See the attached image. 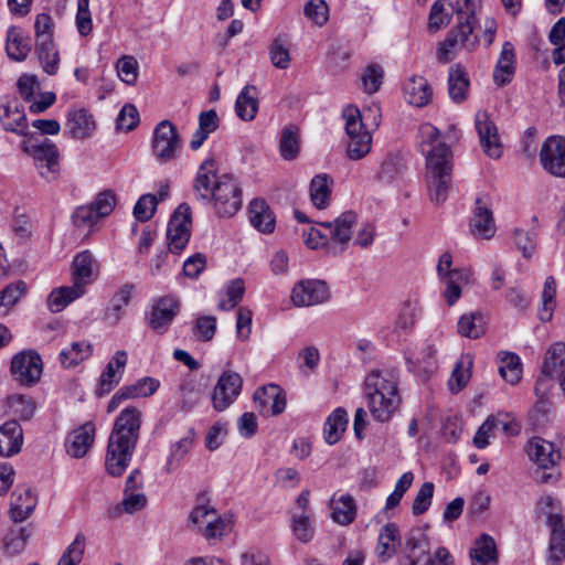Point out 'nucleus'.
<instances>
[{
    "instance_id": "9d476101",
    "label": "nucleus",
    "mask_w": 565,
    "mask_h": 565,
    "mask_svg": "<svg viewBox=\"0 0 565 565\" xmlns=\"http://www.w3.org/2000/svg\"><path fill=\"white\" fill-rule=\"evenodd\" d=\"M10 371L20 384L32 386L41 379L43 362L38 352L24 350L12 358Z\"/></svg>"
},
{
    "instance_id": "0e129e2a",
    "label": "nucleus",
    "mask_w": 565,
    "mask_h": 565,
    "mask_svg": "<svg viewBox=\"0 0 565 565\" xmlns=\"http://www.w3.org/2000/svg\"><path fill=\"white\" fill-rule=\"evenodd\" d=\"M434 495V483L431 482H424L418 492L416 493V497L413 501L412 505V512L414 515H420L425 513L430 504L431 499Z\"/></svg>"
},
{
    "instance_id": "f257e3e1",
    "label": "nucleus",
    "mask_w": 565,
    "mask_h": 565,
    "mask_svg": "<svg viewBox=\"0 0 565 565\" xmlns=\"http://www.w3.org/2000/svg\"><path fill=\"white\" fill-rule=\"evenodd\" d=\"M481 7V0H457L455 7L446 0H437L429 13V29L439 30L450 21L451 12H456L458 24L439 43L437 58L441 63L450 62L457 50L473 51L478 38L473 34L476 14Z\"/></svg>"
},
{
    "instance_id": "09e8293b",
    "label": "nucleus",
    "mask_w": 565,
    "mask_h": 565,
    "mask_svg": "<svg viewBox=\"0 0 565 565\" xmlns=\"http://www.w3.org/2000/svg\"><path fill=\"white\" fill-rule=\"evenodd\" d=\"M473 561L487 565L497 559V547L493 537L482 534L475 543V547L470 552Z\"/></svg>"
},
{
    "instance_id": "39448f33",
    "label": "nucleus",
    "mask_w": 565,
    "mask_h": 565,
    "mask_svg": "<svg viewBox=\"0 0 565 565\" xmlns=\"http://www.w3.org/2000/svg\"><path fill=\"white\" fill-rule=\"evenodd\" d=\"M364 396L374 420L388 422L401 404L398 375L393 370H374L364 381Z\"/></svg>"
},
{
    "instance_id": "393cba45",
    "label": "nucleus",
    "mask_w": 565,
    "mask_h": 565,
    "mask_svg": "<svg viewBox=\"0 0 565 565\" xmlns=\"http://www.w3.org/2000/svg\"><path fill=\"white\" fill-rule=\"evenodd\" d=\"M94 440L95 425L93 422H86L68 435L66 451L73 458H82L89 451Z\"/></svg>"
},
{
    "instance_id": "3c124183",
    "label": "nucleus",
    "mask_w": 565,
    "mask_h": 565,
    "mask_svg": "<svg viewBox=\"0 0 565 565\" xmlns=\"http://www.w3.org/2000/svg\"><path fill=\"white\" fill-rule=\"evenodd\" d=\"M233 516L230 514H223L220 515L218 513L214 518L213 521H211V524H209L205 530L203 531L202 535L209 541V542H216L221 541L225 535H227L233 530Z\"/></svg>"
},
{
    "instance_id": "1a4fd4ad",
    "label": "nucleus",
    "mask_w": 565,
    "mask_h": 565,
    "mask_svg": "<svg viewBox=\"0 0 565 565\" xmlns=\"http://www.w3.org/2000/svg\"><path fill=\"white\" fill-rule=\"evenodd\" d=\"M116 205L115 194L110 191L99 193L94 202L78 206L73 214V223L78 227H92L108 216Z\"/></svg>"
},
{
    "instance_id": "423d86ee",
    "label": "nucleus",
    "mask_w": 565,
    "mask_h": 565,
    "mask_svg": "<svg viewBox=\"0 0 565 565\" xmlns=\"http://www.w3.org/2000/svg\"><path fill=\"white\" fill-rule=\"evenodd\" d=\"M345 130L349 137L348 157L351 160L364 158L372 147V136L364 129L361 111L355 106H348L343 110Z\"/></svg>"
},
{
    "instance_id": "ddd939ff",
    "label": "nucleus",
    "mask_w": 565,
    "mask_h": 565,
    "mask_svg": "<svg viewBox=\"0 0 565 565\" xmlns=\"http://www.w3.org/2000/svg\"><path fill=\"white\" fill-rule=\"evenodd\" d=\"M243 380L236 372L225 371L218 377L212 393V405L215 411H225L241 393Z\"/></svg>"
},
{
    "instance_id": "c9c22d12",
    "label": "nucleus",
    "mask_w": 565,
    "mask_h": 565,
    "mask_svg": "<svg viewBox=\"0 0 565 565\" xmlns=\"http://www.w3.org/2000/svg\"><path fill=\"white\" fill-rule=\"evenodd\" d=\"M35 505L36 498L30 488L18 489L12 494L11 518L15 522H22L32 513Z\"/></svg>"
},
{
    "instance_id": "5fc2aeb1",
    "label": "nucleus",
    "mask_w": 565,
    "mask_h": 565,
    "mask_svg": "<svg viewBox=\"0 0 565 565\" xmlns=\"http://www.w3.org/2000/svg\"><path fill=\"white\" fill-rule=\"evenodd\" d=\"M39 60L43 70L49 75H55L58 70L60 56L53 42H40L36 44Z\"/></svg>"
},
{
    "instance_id": "5701e85b",
    "label": "nucleus",
    "mask_w": 565,
    "mask_h": 565,
    "mask_svg": "<svg viewBox=\"0 0 565 565\" xmlns=\"http://www.w3.org/2000/svg\"><path fill=\"white\" fill-rule=\"evenodd\" d=\"M127 362L128 355L126 351L119 350L114 354L99 377L97 395L103 396L109 393L119 383Z\"/></svg>"
},
{
    "instance_id": "680f3d73",
    "label": "nucleus",
    "mask_w": 565,
    "mask_h": 565,
    "mask_svg": "<svg viewBox=\"0 0 565 565\" xmlns=\"http://www.w3.org/2000/svg\"><path fill=\"white\" fill-rule=\"evenodd\" d=\"M499 430V422H497V417L490 416L488 417L483 424L478 428L475 437H473V445L479 448L483 449L486 448L489 443L490 438L495 436V431Z\"/></svg>"
},
{
    "instance_id": "bb28decb",
    "label": "nucleus",
    "mask_w": 565,
    "mask_h": 565,
    "mask_svg": "<svg viewBox=\"0 0 565 565\" xmlns=\"http://www.w3.org/2000/svg\"><path fill=\"white\" fill-rule=\"evenodd\" d=\"M99 265L89 250H84L74 257L72 264L73 282L81 284L83 290L98 275Z\"/></svg>"
},
{
    "instance_id": "b1692460",
    "label": "nucleus",
    "mask_w": 565,
    "mask_h": 565,
    "mask_svg": "<svg viewBox=\"0 0 565 565\" xmlns=\"http://www.w3.org/2000/svg\"><path fill=\"white\" fill-rule=\"evenodd\" d=\"M65 129L73 139L83 140L93 135L96 129V122L87 109H71L67 114Z\"/></svg>"
},
{
    "instance_id": "49530a36",
    "label": "nucleus",
    "mask_w": 565,
    "mask_h": 565,
    "mask_svg": "<svg viewBox=\"0 0 565 565\" xmlns=\"http://www.w3.org/2000/svg\"><path fill=\"white\" fill-rule=\"evenodd\" d=\"M93 353L92 344L87 341H78L71 344L60 353V361L65 367H73Z\"/></svg>"
},
{
    "instance_id": "a18cd8bd",
    "label": "nucleus",
    "mask_w": 565,
    "mask_h": 565,
    "mask_svg": "<svg viewBox=\"0 0 565 565\" xmlns=\"http://www.w3.org/2000/svg\"><path fill=\"white\" fill-rule=\"evenodd\" d=\"M473 361L470 355L461 356L456 363L455 369L448 381L449 390L452 393H458L465 388L471 377Z\"/></svg>"
},
{
    "instance_id": "412c9836",
    "label": "nucleus",
    "mask_w": 565,
    "mask_h": 565,
    "mask_svg": "<svg viewBox=\"0 0 565 565\" xmlns=\"http://www.w3.org/2000/svg\"><path fill=\"white\" fill-rule=\"evenodd\" d=\"M551 526V537L547 550V565H561L565 558V515L551 514L547 522Z\"/></svg>"
},
{
    "instance_id": "052dcab7",
    "label": "nucleus",
    "mask_w": 565,
    "mask_h": 565,
    "mask_svg": "<svg viewBox=\"0 0 565 565\" xmlns=\"http://www.w3.org/2000/svg\"><path fill=\"white\" fill-rule=\"evenodd\" d=\"M280 154L285 160H292L299 152V137L292 128H285L280 138Z\"/></svg>"
},
{
    "instance_id": "72a5a7b5",
    "label": "nucleus",
    "mask_w": 565,
    "mask_h": 565,
    "mask_svg": "<svg viewBox=\"0 0 565 565\" xmlns=\"http://www.w3.org/2000/svg\"><path fill=\"white\" fill-rule=\"evenodd\" d=\"M470 82L460 64L450 67L448 74V94L452 102L460 104L468 97Z\"/></svg>"
},
{
    "instance_id": "9b49d317",
    "label": "nucleus",
    "mask_w": 565,
    "mask_h": 565,
    "mask_svg": "<svg viewBox=\"0 0 565 565\" xmlns=\"http://www.w3.org/2000/svg\"><path fill=\"white\" fill-rule=\"evenodd\" d=\"M190 225L191 209L186 204H180L168 223L169 252L180 253L184 249L190 239Z\"/></svg>"
},
{
    "instance_id": "7c9ffc66",
    "label": "nucleus",
    "mask_w": 565,
    "mask_h": 565,
    "mask_svg": "<svg viewBox=\"0 0 565 565\" xmlns=\"http://www.w3.org/2000/svg\"><path fill=\"white\" fill-rule=\"evenodd\" d=\"M514 72V46L510 42H504L500 53V57L493 72V79L499 86H504L512 81Z\"/></svg>"
},
{
    "instance_id": "f704fd0d",
    "label": "nucleus",
    "mask_w": 565,
    "mask_h": 565,
    "mask_svg": "<svg viewBox=\"0 0 565 565\" xmlns=\"http://www.w3.org/2000/svg\"><path fill=\"white\" fill-rule=\"evenodd\" d=\"M565 373V343L555 342L546 351L542 365L544 376L556 379Z\"/></svg>"
},
{
    "instance_id": "8fccbe9b",
    "label": "nucleus",
    "mask_w": 565,
    "mask_h": 565,
    "mask_svg": "<svg viewBox=\"0 0 565 565\" xmlns=\"http://www.w3.org/2000/svg\"><path fill=\"white\" fill-rule=\"evenodd\" d=\"M499 373L504 381L510 384H516L522 376V366L520 358L514 353H500Z\"/></svg>"
},
{
    "instance_id": "6ab92c4d",
    "label": "nucleus",
    "mask_w": 565,
    "mask_h": 565,
    "mask_svg": "<svg viewBox=\"0 0 565 565\" xmlns=\"http://www.w3.org/2000/svg\"><path fill=\"white\" fill-rule=\"evenodd\" d=\"M256 409L264 416H274L284 412L286 397L278 385L269 384L259 387L254 393Z\"/></svg>"
},
{
    "instance_id": "7ed1b4c3",
    "label": "nucleus",
    "mask_w": 565,
    "mask_h": 565,
    "mask_svg": "<svg viewBox=\"0 0 565 565\" xmlns=\"http://www.w3.org/2000/svg\"><path fill=\"white\" fill-rule=\"evenodd\" d=\"M420 151L426 157V179L430 200L441 204L447 200L451 183V151L439 141V130L431 124L419 128Z\"/></svg>"
},
{
    "instance_id": "473e14b6",
    "label": "nucleus",
    "mask_w": 565,
    "mask_h": 565,
    "mask_svg": "<svg viewBox=\"0 0 565 565\" xmlns=\"http://www.w3.org/2000/svg\"><path fill=\"white\" fill-rule=\"evenodd\" d=\"M401 542L398 526L395 523H387L384 525L379 534V542L376 546V556L385 562L391 558L397 550Z\"/></svg>"
},
{
    "instance_id": "dca6fc26",
    "label": "nucleus",
    "mask_w": 565,
    "mask_h": 565,
    "mask_svg": "<svg viewBox=\"0 0 565 565\" xmlns=\"http://www.w3.org/2000/svg\"><path fill=\"white\" fill-rule=\"evenodd\" d=\"M431 555L427 535L416 530L411 532L406 539L399 565H425Z\"/></svg>"
},
{
    "instance_id": "f03ea898",
    "label": "nucleus",
    "mask_w": 565,
    "mask_h": 565,
    "mask_svg": "<svg viewBox=\"0 0 565 565\" xmlns=\"http://www.w3.org/2000/svg\"><path fill=\"white\" fill-rule=\"evenodd\" d=\"M214 159L204 160L194 180L199 200L213 202L217 215L231 217L242 207V190L232 174L217 175Z\"/></svg>"
},
{
    "instance_id": "e433bc0d",
    "label": "nucleus",
    "mask_w": 565,
    "mask_h": 565,
    "mask_svg": "<svg viewBox=\"0 0 565 565\" xmlns=\"http://www.w3.org/2000/svg\"><path fill=\"white\" fill-rule=\"evenodd\" d=\"M84 292L82 285L74 282L72 286L56 288L51 291L47 298V307L52 312H60L72 301L83 296Z\"/></svg>"
},
{
    "instance_id": "13d9d810",
    "label": "nucleus",
    "mask_w": 565,
    "mask_h": 565,
    "mask_svg": "<svg viewBox=\"0 0 565 565\" xmlns=\"http://www.w3.org/2000/svg\"><path fill=\"white\" fill-rule=\"evenodd\" d=\"M25 292L26 284L23 280L9 284L0 291V308L8 312Z\"/></svg>"
},
{
    "instance_id": "20e7f679",
    "label": "nucleus",
    "mask_w": 565,
    "mask_h": 565,
    "mask_svg": "<svg viewBox=\"0 0 565 565\" xmlns=\"http://www.w3.org/2000/svg\"><path fill=\"white\" fill-rule=\"evenodd\" d=\"M141 426V413L135 407H126L117 417L110 433L106 458V471L120 477L129 466Z\"/></svg>"
},
{
    "instance_id": "f3484780",
    "label": "nucleus",
    "mask_w": 565,
    "mask_h": 565,
    "mask_svg": "<svg viewBox=\"0 0 565 565\" xmlns=\"http://www.w3.org/2000/svg\"><path fill=\"white\" fill-rule=\"evenodd\" d=\"M180 310V302L174 296L156 300L149 317V326L157 333H164Z\"/></svg>"
},
{
    "instance_id": "de8ad7c7",
    "label": "nucleus",
    "mask_w": 565,
    "mask_h": 565,
    "mask_svg": "<svg viewBox=\"0 0 565 565\" xmlns=\"http://www.w3.org/2000/svg\"><path fill=\"white\" fill-rule=\"evenodd\" d=\"M6 50L11 60L21 62L29 55L31 45L29 40L23 38L17 29H10L8 32Z\"/></svg>"
},
{
    "instance_id": "aec40b11",
    "label": "nucleus",
    "mask_w": 565,
    "mask_h": 565,
    "mask_svg": "<svg viewBox=\"0 0 565 565\" xmlns=\"http://www.w3.org/2000/svg\"><path fill=\"white\" fill-rule=\"evenodd\" d=\"M525 451L541 469H551L561 460V452L554 444L541 437L530 439L525 446Z\"/></svg>"
},
{
    "instance_id": "6e6552de",
    "label": "nucleus",
    "mask_w": 565,
    "mask_h": 565,
    "mask_svg": "<svg viewBox=\"0 0 565 565\" xmlns=\"http://www.w3.org/2000/svg\"><path fill=\"white\" fill-rule=\"evenodd\" d=\"M452 256L449 252H445L439 257L437 271L447 287L444 291V297L449 306H452L461 295V286L470 284L471 270L470 269H451Z\"/></svg>"
},
{
    "instance_id": "e2e57ef3",
    "label": "nucleus",
    "mask_w": 565,
    "mask_h": 565,
    "mask_svg": "<svg viewBox=\"0 0 565 565\" xmlns=\"http://www.w3.org/2000/svg\"><path fill=\"white\" fill-rule=\"evenodd\" d=\"M158 199L153 194H143L137 201L134 207V215L137 221L147 222L149 221L157 209Z\"/></svg>"
},
{
    "instance_id": "bf43d9fd",
    "label": "nucleus",
    "mask_w": 565,
    "mask_h": 565,
    "mask_svg": "<svg viewBox=\"0 0 565 565\" xmlns=\"http://www.w3.org/2000/svg\"><path fill=\"white\" fill-rule=\"evenodd\" d=\"M513 241L525 258L532 257L536 249V233L534 231L515 228L513 231Z\"/></svg>"
},
{
    "instance_id": "f8f14e48",
    "label": "nucleus",
    "mask_w": 565,
    "mask_h": 565,
    "mask_svg": "<svg viewBox=\"0 0 565 565\" xmlns=\"http://www.w3.org/2000/svg\"><path fill=\"white\" fill-rule=\"evenodd\" d=\"M30 154L33 158L35 168L43 179L54 181L58 178L61 170L60 153L57 147L53 142L44 140L41 143L32 146Z\"/></svg>"
},
{
    "instance_id": "69168bd1",
    "label": "nucleus",
    "mask_w": 565,
    "mask_h": 565,
    "mask_svg": "<svg viewBox=\"0 0 565 565\" xmlns=\"http://www.w3.org/2000/svg\"><path fill=\"white\" fill-rule=\"evenodd\" d=\"M117 73L120 79L128 84L134 85L138 77V63L132 56H122L116 64Z\"/></svg>"
},
{
    "instance_id": "a211bd4d",
    "label": "nucleus",
    "mask_w": 565,
    "mask_h": 565,
    "mask_svg": "<svg viewBox=\"0 0 565 565\" xmlns=\"http://www.w3.org/2000/svg\"><path fill=\"white\" fill-rule=\"evenodd\" d=\"M475 121L480 143L486 154L493 159L500 158L502 154V145L494 122L486 111L477 113Z\"/></svg>"
},
{
    "instance_id": "603ef678",
    "label": "nucleus",
    "mask_w": 565,
    "mask_h": 565,
    "mask_svg": "<svg viewBox=\"0 0 565 565\" xmlns=\"http://www.w3.org/2000/svg\"><path fill=\"white\" fill-rule=\"evenodd\" d=\"M86 550V536L77 533L71 544L63 551L57 565H79Z\"/></svg>"
},
{
    "instance_id": "338daca9",
    "label": "nucleus",
    "mask_w": 565,
    "mask_h": 565,
    "mask_svg": "<svg viewBox=\"0 0 565 565\" xmlns=\"http://www.w3.org/2000/svg\"><path fill=\"white\" fill-rule=\"evenodd\" d=\"M245 292V284L241 278L232 280L226 288L227 299L220 302L218 307L223 310L235 308L242 300Z\"/></svg>"
},
{
    "instance_id": "4be33fe9",
    "label": "nucleus",
    "mask_w": 565,
    "mask_h": 565,
    "mask_svg": "<svg viewBox=\"0 0 565 565\" xmlns=\"http://www.w3.org/2000/svg\"><path fill=\"white\" fill-rule=\"evenodd\" d=\"M0 124L6 131L24 136L28 132V119L24 107L10 99L0 104Z\"/></svg>"
},
{
    "instance_id": "c85d7f7f",
    "label": "nucleus",
    "mask_w": 565,
    "mask_h": 565,
    "mask_svg": "<svg viewBox=\"0 0 565 565\" xmlns=\"http://www.w3.org/2000/svg\"><path fill=\"white\" fill-rule=\"evenodd\" d=\"M403 92L407 103L416 107L428 105L433 98V89L423 76L409 77L404 84Z\"/></svg>"
},
{
    "instance_id": "2eb2a0df",
    "label": "nucleus",
    "mask_w": 565,
    "mask_h": 565,
    "mask_svg": "<svg viewBox=\"0 0 565 565\" xmlns=\"http://www.w3.org/2000/svg\"><path fill=\"white\" fill-rule=\"evenodd\" d=\"M329 298V288L321 280H301L291 290V300L297 307L317 306L328 301Z\"/></svg>"
},
{
    "instance_id": "4d7b16f0",
    "label": "nucleus",
    "mask_w": 565,
    "mask_h": 565,
    "mask_svg": "<svg viewBox=\"0 0 565 565\" xmlns=\"http://www.w3.org/2000/svg\"><path fill=\"white\" fill-rule=\"evenodd\" d=\"M555 296L556 282L554 277L548 276L544 282V288L542 292V307L539 311V316L542 321H548L552 318L553 311L556 306Z\"/></svg>"
},
{
    "instance_id": "37998d69",
    "label": "nucleus",
    "mask_w": 565,
    "mask_h": 565,
    "mask_svg": "<svg viewBox=\"0 0 565 565\" xmlns=\"http://www.w3.org/2000/svg\"><path fill=\"white\" fill-rule=\"evenodd\" d=\"M356 514V505L352 495L344 494L332 500V520L340 525L351 524Z\"/></svg>"
},
{
    "instance_id": "a878e982",
    "label": "nucleus",
    "mask_w": 565,
    "mask_h": 565,
    "mask_svg": "<svg viewBox=\"0 0 565 565\" xmlns=\"http://www.w3.org/2000/svg\"><path fill=\"white\" fill-rule=\"evenodd\" d=\"M471 231L476 237L489 239L495 233V225L490 204L483 198H477L471 221Z\"/></svg>"
},
{
    "instance_id": "6e6d98bb",
    "label": "nucleus",
    "mask_w": 565,
    "mask_h": 565,
    "mask_svg": "<svg viewBox=\"0 0 565 565\" xmlns=\"http://www.w3.org/2000/svg\"><path fill=\"white\" fill-rule=\"evenodd\" d=\"M270 61L280 70H286L290 64L289 43L286 35H278L270 46Z\"/></svg>"
},
{
    "instance_id": "c03bdc74",
    "label": "nucleus",
    "mask_w": 565,
    "mask_h": 565,
    "mask_svg": "<svg viewBox=\"0 0 565 565\" xmlns=\"http://www.w3.org/2000/svg\"><path fill=\"white\" fill-rule=\"evenodd\" d=\"M332 179L328 174H318L310 182V199L320 210L326 209L331 195Z\"/></svg>"
},
{
    "instance_id": "2f4dec72",
    "label": "nucleus",
    "mask_w": 565,
    "mask_h": 565,
    "mask_svg": "<svg viewBox=\"0 0 565 565\" xmlns=\"http://www.w3.org/2000/svg\"><path fill=\"white\" fill-rule=\"evenodd\" d=\"M250 224L259 232L269 234L275 230V217L264 200H253L248 207Z\"/></svg>"
},
{
    "instance_id": "cd10ccee",
    "label": "nucleus",
    "mask_w": 565,
    "mask_h": 565,
    "mask_svg": "<svg viewBox=\"0 0 565 565\" xmlns=\"http://www.w3.org/2000/svg\"><path fill=\"white\" fill-rule=\"evenodd\" d=\"M356 223L358 215L352 211H347L333 222H324L321 225L329 230L330 238L334 243L347 246L352 238V228Z\"/></svg>"
},
{
    "instance_id": "a19ab883",
    "label": "nucleus",
    "mask_w": 565,
    "mask_h": 565,
    "mask_svg": "<svg viewBox=\"0 0 565 565\" xmlns=\"http://www.w3.org/2000/svg\"><path fill=\"white\" fill-rule=\"evenodd\" d=\"M194 440L195 433L193 429H190L185 436L171 445L164 468L168 473L172 472L180 465L181 460L190 452L194 445Z\"/></svg>"
},
{
    "instance_id": "4468645a",
    "label": "nucleus",
    "mask_w": 565,
    "mask_h": 565,
    "mask_svg": "<svg viewBox=\"0 0 565 565\" xmlns=\"http://www.w3.org/2000/svg\"><path fill=\"white\" fill-rule=\"evenodd\" d=\"M542 167L552 175L565 177V138L553 136L547 138L540 151Z\"/></svg>"
},
{
    "instance_id": "4c0bfd02",
    "label": "nucleus",
    "mask_w": 565,
    "mask_h": 565,
    "mask_svg": "<svg viewBox=\"0 0 565 565\" xmlns=\"http://www.w3.org/2000/svg\"><path fill=\"white\" fill-rule=\"evenodd\" d=\"M487 318L480 311L463 313L457 323L458 333L469 339H478L486 333Z\"/></svg>"
},
{
    "instance_id": "79ce46f5",
    "label": "nucleus",
    "mask_w": 565,
    "mask_h": 565,
    "mask_svg": "<svg viewBox=\"0 0 565 565\" xmlns=\"http://www.w3.org/2000/svg\"><path fill=\"white\" fill-rule=\"evenodd\" d=\"M348 425L347 412L339 407L334 409L324 423L323 434L324 439L329 445L337 444L344 433Z\"/></svg>"
},
{
    "instance_id": "0eeeda50",
    "label": "nucleus",
    "mask_w": 565,
    "mask_h": 565,
    "mask_svg": "<svg viewBox=\"0 0 565 565\" xmlns=\"http://www.w3.org/2000/svg\"><path fill=\"white\" fill-rule=\"evenodd\" d=\"M181 149V138L170 120L157 125L152 137V152L156 159L166 163L174 160Z\"/></svg>"
},
{
    "instance_id": "ea45409f",
    "label": "nucleus",
    "mask_w": 565,
    "mask_h": 565,
    "mask_svg": "<svg viewBox=\"0 0 565 565\" xmlns=\"http://www.w3.org/2000/svg\"><path fill=\"white\" fill-rule=\"evenodd\" d=\"M218 124L220 119L215 110L202 111L199 116V128L192 136L190 147L193 150H198L209 138L210 134L218 128Z\"/></svg>"
},
{
    "instance_id": "58836bf2",
    "label": "nucleus",
    "mask_w": 565,
    "mask_h": 565,
    "mask_svg": "<svg viewBox=\"0 0 565 565\" xmlns=\"http://www.w3.org/2000/svg\"><path fill=\"white\" fill-rule=\"evenodd\" d=\"M258 111V98L256 87L246 85L238 94L235 103L236 115L245 121H250Z\"/></svg>"
},
{
    "instance_id": "864d4df0",
    "label": "nucleus",
    "mask_w": 565,
    "mask_h": 565,
    "mask_svg": "<svg viewBox=\"0 0 565 565\" xmlns=\"http://www.w3.org/2000/svg\"><path fill=\"white\" fill-rule=\"evenodd\" d=\"M134 285L127 284L111 299V307L106 311L105 319L117 323L121 318V309L127 306L134 292Z\"/></svg>"
},
{
    "instance_id": "c756f323",
    "label": "nucleus",
    "mask_w": 565,
    "mask_h": 565,
    "mask_svg": "<svg viewBox=\"0 0 565 565\" xmlns=\"http://www.w3.org/2000/svg\"><path fill=\"white\" fill-rule=\"evenodd\" d=\"M23 430L17 420H8L0 426V456L11 457L21 450Z\"/></svg>"
},
{
    "instance_id": "774afa93",
    "label": "nucleus",
    "mask_w": 565,
    "mask_h": 565,
    "mask_svg": "<svg viewBox=\"0 0 565 565\" xmlns=\"http://www.w3.org/2000/svg\"><path fill=\"white\" fill-rule=\"evenodd\" d=\"M159 381L153 377H142L135 384L125 386L131 398L148 397L159 388Z\"/></svg>"
}]
</instances>
